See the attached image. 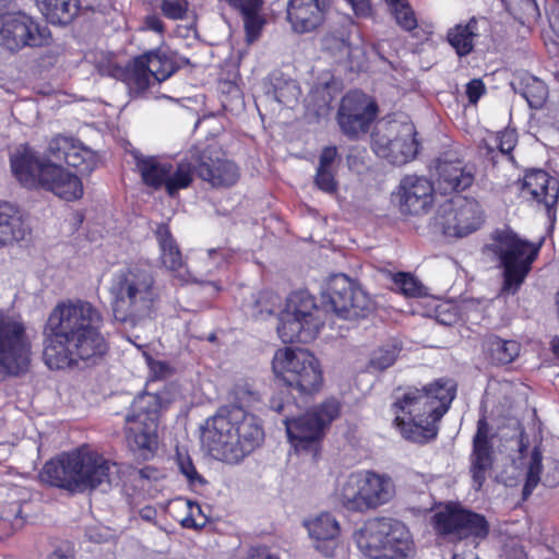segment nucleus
<instances>
[{
  "label": "nucleus",
  "mask_w": 559,
  "mask_h": 559,
  "mask_svg": "<svg viewBox=\"0 0 559 559\" xmlns=\"http://www.w3.org/2000/svg\"><path fill=\"white\" fill-rule=\"evenodd\" d=\"M105 320L92 302H58L43 329V360L50 370L97 365L109 352Z\"/></svg>",
  "instance_id": "f257e3e1"
},
{
  "label": "nucleus",
  "mask_w": 559,
  "mask_h": 559,
  "mask_svg": "<svg viewBox=\"0 0 559 559\" xmlns=\"http://www.w3.org/2000/svg\"><path fill=\"white\" fill-rule=\"evenodd\" d=\"M457 382L440 377L423 385L412 386L395 400L394 425L402 437L417 444H427L439 433V423L457 395Z\"/></svg>",
  "instance_id": "f03ea898"
},
{
  "label": "nucleus",
  "mask_w": 559,
  "mask_h": 559,
  "mask_svg": "<svg viewBox=\"0 0 559 559\" xmlns=\"http://www.w3.org/2000/svg\"><path fill=\"white\" fill-rule=\"evenodd\" d=\"M206 438L210 450L222 461L237 464L263 444L265 433L257 415L230 404L213 416Z\"/></svg>",
  "instance_id": "7ed1b4c3"
},
{
  "label": "nucleus",
  "mask_w": 559,
  "mask_h": 559,
  "mask_svg": "<svg viewBox=\"0 0 559 559\" xmlns=\"http://www.w3.org/2000/svg\"><path fill=\"white\" fill-rule=\"evenodd\" d=\"M110 462L96 451L79 448L47 461L39 478L43 483L69 492L96 489L109 481Z\"/></svg>",
  "instance_id": "20e7f679"
},
{
  "label": "nucleus",
  "mask_w": 559,
  "mask_h": 559,
  "mask_svg": "<svg viewBox=\"0 0 559 559\" xmlns=\"http://www.w3.org/2000/svg\"><path fill=\"white\" fill-rule=\"evenodd\" d=\"M13 176L28 190H46L64 201H76L84 189L80 177L62 166L43 159L32 151H24L10 158Z\"/></svg>",
  "instance_id": "39448f33"
},
{
  "label": "nucleus",
  "mask_w": 559,
  "mask_h": 559,
  "mask_svg": "<svg viewBox=\"0 0 559 559\" xmlns=\"http://www.w3.org/2000/svg\"><path fill=\"white\" fill-rule=\"evenodd\" d=\"M109 293L115 318L121 322L150 312L160 298L155 276L140 265L118 270L112 275Z\"/></svg>",
  "instance_id": "423d86ee"
},
{
  "label": "nucleus",
  "mask_w": 559,
  "mask_h": 559,
  "mask_svg": "<svg viewBox=\"0 0 559 559\" xmlns=\"http://www.w3.org/2000/svg\"><path fill=\"white\" fill-rule=\"evenodd\" d=\"M354 540L366 559H408L415 551L408 527L390 516L366 520L355 531Z\"/></svg>",
  "instance_id": "0eeeda50"
},
{
  "label": "nucleus",
  "mask_w": 559,
  "mask_h": 559,
  "mask_svg": "<svg viewBox=\"0 0 559 559\" xmlns=\"http://www.w3.org/2000/svg\"><path fill=\"white\" fill-rule=\"evenodd\" d=\"M341 412V402L335 397H328L298 417L285 416L283 423L295 452L317 460L326 429L340 417Z\"/></svg>",
  "instance_id": "6e6552de"
},
{
  "label": "nucleus",
  "mask_w": 559,
  "mask_h": 559,
  "mask_svg": "<svg viewBox=\"0 0 559 559\" xmlns=\"http://www.w3.org/2000/svg\"><path fill=\"white\" fill-rule=\"evenodd\" d=\"M275 378L298 396L312 399L323 388L324 377L319 359L309 350L280 348L272 360Z\"/></svg>",
  "instance_id": "1a4fd4ad"
},
{
  "label": "nucleus",
  "mask_w": 559,
  "mask_h": 559,
  "mask_svg": "<svg viewBox=\"0 0 559 559\" xmlns=\"http://www.w3.org/2000/svg\"><path fill=\"white\" fill-rule=\"evenodd\" d=\"M489 250L498 258L502 269V292L518 293L538 257L539 246L506 229L496 230Z\"/></svg>",
  "instance_id": "9d476101"
},
{
  "label": "nucleus",
  "mask_w": 559,
  "mask_h": 559,
  "mask_svg": "<svg viewBox=\"0 0 559 559\" xmlns=\"http://www.w3.org/2000/svg\"><path fill=\"white\" fill-rule=\"evenodd\" d=\"M395 492V484L389 475L357 471L341 483L336 496L347 511L367 513L388 504Z\"/></svg>",
  "instance_id": "9b49d317"
},
{
  "label": "nucleus",
  "mask_w": 559,
  "mask_h": 559,
  "mask_svg": "<svg viewBox=\"0 0 559 559\" xmlns=\"http://www.w3.org/2000/svg\"><path fill=\"white\" fill-rule=\"evenodd\" d=\"M160 408L159 395L145 392L134 397L126 417L127 442L145 459L153 456L158 447Z\"/></svg>",
  "instance_id": "f8f14e48"
},
{
  "label": "nucleus",
  "mask_w": 559,
  "mask_h": 559,
  "mask_svg": "<svg viewBox=\"0 0 559 559\" xmlns=\"http://www.w3.org/2000/svg\"><path fill=\"white\" fill-rule=\"evenodd\" d=\"M437 536L453 537L456 540L473 538L484 540L490 533L485 515L463 507L460 502L444 503L430 519Z\"/></svg>",
  "instance_id": "ddd939ff"
},
{
  "label": "nucleus",
  "mask_w": 559,
  "mask_h": 559,
  "mask_svg": "<svg viewBox=\"0 0 559 559\" xmlns=\"http://www.w3.org/2000/svg\"><path fill=\"white\" fill-rule=\"evenodd\" d=\"M31 356L32 342L24 323L0 313V371L14 377L26 373Z\"/></svg>",
  "instance_id": "4468645a"
},
{
  "label": "nucleus",
  "mask_w": 559,
  "mask_h": 559,
  "mask_svg": "<svg viewBox=\"0 0 559 559\" xmlns=\"http://www.w3.org/2000/svg\"><path fill=\"white\" fill-rule=\"evenodd\" d=\"M51 32L24 12L0 15V45L11 51L50 45Z\"/></svg>",
  "instance_id": "2eb2a0df"
},
{
  "label": "nucleus",
  "mask_w": 559,
  "mask_h": 559,
  "mask_svg": "<svg viewBox=\"0 0 559 559\" xmlns=\"http://www.w3.org/2000/svg\"><path fill=\"white\" fill-rule=\"evenodd\" d=\"M378 104L364 92L348 91L342 98L336 112L341 132L349 140L367 134L378 117Z\"/></svg>",
  "instance_id": "dca6fc26"
},
{
  "label": "nucleus",
  "mask_w": 559,
  "mask_h": 559,
  "mask_svg": "<svg viewBox=\"0 0 559 559\" xmlns=\"http://www.w3.org/2000/svg\"><path fill=\"white\" fill-rule=\"evenodd\" d=\"M412 124L390 123L372 135L374 153L392 165H405L418 154L419 142Z\"/></svg>",
  "instance_id": "f3484780"
},
{
  "label": "nucleus",
  "mask_w": 559,
  "mask_h": 559,
  "mask_svg": "<svg viewBox=\"0 0 559 559\" xmlns=\"http://www.w3.org/2000/svg\"><path fill=\"white\" fill-rule=\"evenodd\" d=\"M324 297L331 310L343 319L366 317L370 308L369 296L345 274L330 278Z\"/></svg>",
  "instance_id": "a211bd4d"
},
{
  "label": "nucleus",
  "mask_w": 559,
  "mask_h": 559,
  "mask_svg": "<svg viewBox=\"0 0 559 559\" xmlns=\"http://www.w3.org/2000/svg\"><path fill=\"white\" fill-rule=\"evenodd\" d=\"M439 218L445 236L462 238L480 228L484 212L476 199L460 197L442 206Z\"/></svg>",
  "instance_id": "6ab92c4d"
},
{
  "label": "nucleus",
  "mask_w": 559,
  "mask_h": 559,
  "mask_svg": "<svg viewBox=\"0 0 559 559\" xmlns=\"http://www.w3.org/2000/svg\"><path fill=\"white\" fill-rule=\"evenodd\" d=\"M197 177L215 189H229L241 177L240 167L225 152L213 146L195 151Z\"/></svg>",
  "instance_id": "aec40b11"
},
{
  "label": "nucleus",
  "mask_w": 559,
  "mask_h": 559,
  "mask_svg": "<svg viewBox=\"0 0 559 559\" xmlns=\"http://www.w3.org/2000/svg\"><path fill=\"white\" fill-rule=\"evenodd\" d=\"M399 206L404 215H423L435 201L433 183L425 177L405 176L399 185Z\"/></svg>",
  "instance_id": "412c9836"
},
{
  "label": "nucleus",
  "mask_w": 559,
  "mask_h": 559,
  "mask_svg": "<svg viewBox=\"0 0 559 559\" xmlns=\"http://www.w3.org/2000/svg\"><path fill=\"white\" fill-rule=\"evenodd\" d=\"M330 8L331 0H289L287 20L295 33H311L325 23Z\"/></svg>",
  "instance_id": "4be33fe9"
},
{
  "label": "nucleus",
  "mask_w": 559,
  "mask_h": 559,
  "mask_svg": "<svg viewBox=\"0 0 559 559\" xmlns=\"http://www.w3.org/2000/svg\"><path fill=\"white\" fill-rule=\"evenodd\" d=\"M522 192L532 200L544 204L548 217H555L559 199V181L543 169L526 171L522 181Z\"/></svg>",
  "instance_id": "5701e85b"
},
{
  "label": "nucleus",
  "mask_w": 559,
  "mask_h": 559,
  "mask_svg": "<svg viewBox=\"0 0 559 559\" xmlns=\"http://www.w3.org/2000/svg\"><path fill=\"white\" fill-rule=\"evenodd\" d=\"M304 525L314 542L316 550L326 558L335 557L341 536L338 521L330 512H322L305 521Z\"/></svg>",
  "instance_id": "b1692460"
},
{
  "label": "nucleus",
  "mask_w": 559,
  "mask_h": 559,
  "mask_svg": "<svg viewBox=\"0 0 559 559\" xmlns=\"http://www.w3.org/2000/svg\"><path fill=\"white\" fill-rule=\"evenodd\" d=\"M475 167L461 159H439L437 164V186L442 194L460 193L471 188L475 181Z\"/></svg>",
  "instance_id": "393cba45"
},
{
  "label": "nucleus",
  "mask_w": 559,
  "mask_h": 559,
  "mask_svg": "<svg viewBox=\"0 0 559 559\" xmlns=\"http://www.w3.org/2000/svg\"><path fill=\"white\" fill-rule=\"evenodd\" d=\"M47 153L51 158L64 162L78 171L92 170V152L71 136L55 135L48 143Z\"/></svg>",
  "instance_id": "a878e982"
},
{
  "label": "nucleus",
  "mask_w": 559,
  "mask_h": 559,
  "mask_svg": "<svg viewBox=\"0 0 559 559\" xmlns=\"http://www.w3.org/2000/svg\"><path fill=\"white\" fill-rule=\"evenodd\" d=\"M29 233L31 229L20 206L0 201V249L24 240Z\"/></svg>",
  "instance_id": "bb28decb"
},
{
  "label": "nucleus",
  "mask_w": 559,
  "mask_h": 559,
  "mask_svg": "<svg viewBox=\"0 0 559 559\" xmlns=\"http://www.w3.org/2000/svg\"><path fill=\"white\" fill-rule=\"evenodd\" d=\"M243 22L246 40L253 43L259 39L266 24L263 13L264 0H223Z\"/></svg>",
  "instance_id": "cd10ccee"
},
{
  "label": "nucleus",
  "mask_w": 559,
  "mask_h": 559,
  "mask_svg": "<svg viewBox=\"0 0 559 559\" xmlns=\"http://www.w3.org/2000/svg\"><path fill=\"white\" fill-rule=\"evenodd\" d=\"M479 37V20L476 16L456 23L448 29L445 36L448 44L460 58L467 57L474 51Z\"/></svg>",
  "instance_id": "c85d7f7f"
},
{
  "label": "nucleus",
  "mask_w": 559,
  "mask_h": 559,
  "mask_svg": "<svg viewBox=\"0 0 559 559\" xmlns=\"http://www.w3.org/2000/svg\"><path fill=\"white\" fill-rule=\"evenodd\" d=\"M319 333L318 323H312V321L309 324L305 320L286 312L280 318L277 334L285 344H309L318 337Z\"/></svg>",
  "instance_id": "c756f323"
},
{
  "label": "nucleus",
  "mask_w": 559,
  "mask_h": 559,
  "mask_svg": "<svg viewBox=\"0 0 559 559\" xmlns=\"http://www.w3.org/2000/svg\"><path fill=\"white\" fill-rule=\"evenodd\" d=\"M135 169L141 176L142 182L154 190L166 187L167 176L173 173L171 163H163L157 156H145L140 153L133 155Z\"/></svg>",
  "instance_id": "7c9ffc66"
},
{
  "label": "nucleus",
  "mask_w": 559,
  "mask_h": 559,
  "mask_svg": "<svg viewBox=\"0 0 559 559\" xmlns=\"http://www.w3.org/2000/svg\"><path fill=\"white\" fill-rule=\"evenodd\" d=\"M388 11L395 24L418 43L423 44L430 39L432 32L419 25L417 13L408 0H403L390 7Z\"/></svg>",
  "instance_id": "2f4dec72"
},
{
  "label": "nucleus",
  "mask_w": 559,
  "mask_h": 559,
  "mask_svg": "<svg viewBox=\"0 0 559 559\" xmlns=\"http://www.w3.org/2000/svg\"><path fill=\"white\" fill-rule=\"evenodd\" d=\"M285 312L305 320L307 323H318V329L324 326V319L321 316L322 310L316 305L314 297L307 290L293 292L286 302Z\"/></svg>",
  "instance_id": "473e14b6"
},
{
  "label": "nucleus",
  "mask_w": 559,
  "mask_h": 559,
  "mask_svg": "<svg viewBox=\"0 0 559 559\" xmlns=\"http://www.w3.org/2000/svg\"><path fill=\"white\" fill-rule=\"evenodd\" d=\"M39 11L52 25H69L79 15L81 0H36Z\"/></svg>",
  "instance_id": "72a5a7b5"
},
{
  "label": "nucleus",
  "mask_w": 559,
  "mask_h": 559,
  "mask_svg": "<svg viewBox=\"0 0 559 559\" xmlns=\"http://www.w3.org/2000/svg\"><path fill=\"white\" fill-rule=\"evenodd\" d=\"M153 78L150 70V60L142 55L132 58L122 71L123 82L135 92H145L151 85Z\"/></svg>",
  "instance_id": "f704fd0d"
},
{
  "label": "nucleus",
  "mask_w": 559,
  "mask_h": 559,
  "mask_svg": "<svg viewBox=\"0 0 559 559\" xmlns=\"http://www.w3.org/2000/svg\"><path fill=\"white\" fill-rule=\"evenodd\" d=\"M197 157L195 151L190 152L189 158L179 162L173 173L167 176L165 190L169 197H175L178 191L187 189L193 182L197 176Z\"/></svg>",
  "instance_id": "c9c22d12"
},
{
  "label": "nucleus",
  "mask_w": 559,
  "mask_h": 559,
  "mask_svg": "<svg viewBox=\"0 0 559 559\" xmlns=\"http://www.w3.org/2000/svg\"><path fill=\"white\" fill-rule=\"evenodd\" d=\"M155 235L159 245L163 265L170 271L180 270L182 266V254L176 239L173 237L169 226L160 224Z\"/></svg>",
  "instance_id": "e433bc0d"
},
{
  "label": "nucleus",
  "mask_w": 559,
  "mask_h": 559,
  "mask_svg": "<svg viewBox=\"0 0 559 559\" xmlns=\"http://www.w3.org/2000/svg\"><path fill=\"white\" fill-rule=\"evenodd\" d=\"M150 60V70L157 82H164L179 70L175 53L170 50L156 48L143 53Z\"/></svg>",
  "instance_id": "4c0bfd02"
},
{
  "label": "nucleus",
  "mask_w": 559,
  "mask_h": 559,
  "mask_svg": "<svg viewBox=\"0 0 559 559\" xmlns=\"http://www.w3.org/2000/svg\"><path fill=\"white\" fill-rule=\"evenodd\" d=\"M493 465V449L492 445H473L471 454V475L473 486L476 490L481 489L484 486L487 472Z\"/></svg>",
  "instance_id": "58836bf2"
},
{
  "label": "nucleus",
  "mask_w": 559,
  "mask_h": 559,
  "mask_svg": "<svg viewBox=\"0 0 559 559\" xmlns=\"http://www.w3.org/2000/svg\"><path fill=\"white\" fill-rule=\"evenodd\" d=\"M516 92L527 102L532 109H542L549 96L547 84L530 74L521 78Z\"/></svg>",
  "instance_id": "ea45409f"
},
{
  "label": "nucleus",
  "mask_w": 559,
  "mask_h": 559,
  "mask_svg": "<svg viewBox=\"0 0 559 559\" xmlns=\"http://www.w3.org/2000/svg\"><path fill=\"white\" fill-rule=\"evenodd\" d=\"M521 345L514 340H503L491 336L487 343V355L492 365L503 366L511 364L520 355Z\"/></svg>",
  "instance_id": "a19ab883"
},
{
  "label": "nucleus",
  "mask_w": 559,
  "mask_h": 559,
  "mask_svg": "<svg viewBox=\"0 0 559 559\" xmlns=\"http://www.w3.org/2000/svg\"><path fill=\"white\" fill-rule=\"evenodd\" d=\"M518 142L515 131L504 129L496 133L490 134L483 141L484 147L486 148V155L495 163L496 151L503 155H510L514 150Z\"/></svg>",
  "instance_id": "79ce46f5"
},
{
  "label": "nucleus",
  "mask_w": 559,
  "mask_h": 559,
  "mask_svg": "<svg viewBox=\"0 0 559 559\" xmlns=\"http://www.w3.org/2000/svg\"><path fill=\"white\" fill-rule=\"evenodd\" d=\"M501 2L506 11L522 25L534 23L540 16L535 0H501Z\"/></svg>",
  "instance_id": "37998d69"
},
{
  "label": "nucleus",
  "mask_w": 559,
  "mask_h": 559,
  "mask_svg": "<svg viewBox=\"0 0 559 559\" xmlns=\"http://www.w3.org/2000/svg\"><path fill=\"white\" fill-rule=\"evenodd\" d=\"M176 501L183 503L187 510V515L180 521L182 527L200 530L207 524L209 516L198 502L187 498H178Z\"/></svg>",
  "instance_id": "c03bdc74"
},
{
  "label": "nucleus",
  "mask_w": 559,
  "mask_h": 559,
  "mask_svg": "<svg viewBox=\"0 0 559 559\" xmlns=\"http://www.w3.org/2000/svg\"><path fill=\"white\" fill-rule=\"evenodd\" d=\"M399 292L406 297L423 296V284L412 273L397 272L392 276Z\"/></svg>",
  "instance_id": "a18cd8bd"
},
{
  "label": "nucleus",
  "mask_w": 559,
  "mask_h": 559,
  "mask_svg": "<svg viewBox=\"0 0 559 559\" xmlns=\"http://www.w3.org/2000/svg\"><path fill=\"white\" fill-rule=\"evenodd\" d=\"M159 10L168 20L179 21L187 17L189 10L188 0H160Z\"/></svg>",
  "instance_id": "49530a36"
},
{
  "label": "nucleus",
  "mask_w": 559,
  "mask_h": 559,
  "mask_svg": "<svg viewBox=\"0 0 559 559\" xmlns=\"http://www.w3.org/2000/svg\"><path fill=\"white\" fill-rule=\"evenodd\" d=\"M177 460L179 471L186 477L190 487L205 485V479L201 474H199L191 457L188 454L183 455L182 453H178Z\"/></svg>",
  "instance_id": "de8ad7c7"
},
{
  "label": "nucleus",
  "mask_w": 559,
  "mask_h": 559,
  "mask_svg": "<svg viewBox=\"0 0 559 559\" xmlns=\"http://www.w3.org/2000/svg\"><path fill=\"white\" fill-rule=\"evenodd\" d=\"M399 355L396 346L380 347L373 352L370 359V366L377 370L383 371L394 365Z\"/></svg>",
  "instance_id": "09e8293b"
},
{
  "label": "nucleus",
  "mask_w": 559,
  "mask_h": 559,
  "mask_svg": "<svg viewBox=\"0 0 559 559\" xmlns=\"http://www.w3.org/2000/svg\"><path fill=\"white\" fill-rule=\"evenodd\" d=\"M336 175V171H323L316 169L313 183L321 192L334 195L338 191V180Z\"/></svg>",
  "instance_id": "8fccbe9b"
},
{
  "label": "nucleus",
  "mask_w": 559,
  "mask_h": 559,
  "mask_svg": "<svg viewBox=\"0 0 559 559\" xmlns=\"http://www.w3.org/2000/svg\"><path fill=\"white\" fill-rule=\"evenodd\" d=\"M341 163V156L335 145L324 146L319 155V163L316 169L323 171H336L338 164Z\"/></svg>",
  "instance_id": "3c124183"
},
{
  "label": "nucleus",
  "mask_w": 559,
  "mask_h": 559,
  "mask_svg": "<svg viewBox=\"0 0 559 559\" xmlns=\"http://www.w3.org/2000/svg\"><path fill=\"white\" fill-rule=\"evenodd\" d=\"M24 519L25 518L22 514V504L20 502H14L8 510L3 511V516L0 519V528H9L11 521L23 525Z\"/></svg>",
  "instance_id": "603ef678"
},
{
  "label": "nucleus",
  "mask_w": 559,
  "mask_h": 559,
  "mask_svg": "<svg viewBox=\"0 0 559 559\" xmlns=\"http://www.w3.org/2000/svg\"><path fill=\"white\" fill-rule=\"evenodd\" d=\"M485 93L486 86L481 79H473L466 84L465 94L472 105H476Z\"/></svg>",
  "instance_id": "864d4df0"
},
{
  "label": "nucleus",
  "mask_w": 559,
  "mask_h": 559,
  "mask_svg": "<svg viewBox=\"0 0 559 559\" xmlns=\"http://www.w3.org/2000/svg\"><path fill=\"white\" fill-rule=\"evenodd\" d=\"M473 445H492L489 438V425L485 417L477 421V430L473 438Z\"/></svg>",
  "instance_id": "5fc2aeb1"
},
{
  "label": "nucleus",
  "mask_w": 559,
  "mask_h": 559,
  "mask_svg": "<svg viewBox=\"0 0 559 559\" xmlns=\"http://www.w3.org/2000/svg\"><path fill=\"white\" fill-rule=\"evenodd\" d=\"M350 4L357 17H370L372 15L371 0H346Z\"/></svg>",
  "instance_id": "6e6d98bb"
},
{
  "label": "nucleus",
  "mask_w": 559,
  "mask_h": 559,
  "mask_svg": "<svg viewBox=\"0 0 559 559\" xmlns=\"http://www.w3.org/2000/svg\"><path fill=\"white\" fill-rule=\"evenodd\" d=\"M540 472L533 467H528L526 480L523 486V498L526 499L535 489L540 479Z\"/></svg>",
  "instance_id": "4d7b16f0"
},
{
  "label": "nucleus",
  "mask_w": 559,
  "mask_h": 559,
  "mask_svg": "<svg viewBox=\"0 0 559 559\" xmlns=\"http://www.w3.org/2000/svg\"><path fill=\"white\" fill-rule=\"evenodd\" d=\"M247 559H281L278 555L272 554L265 545L253 546L248 551Z\"/></svg>",
  "instance_id": "13d9d810"
},
{
  "label": "nucleus",
  "mask_w": 559,
  "mask_h": 559,
  "mask_svg": "<svg viewBox=\"0 0 559 559\" xmlns=\"http://www.w3.org/2000/svg\"><path fill=\"white\" fill-rule=\"evenodd\" d=\"M144 26L146 29L163 35L166 27L162 19L157 14H148L144 17Z\"/></svg>",
  "instance_id": "bf43d9fd"
},
{
  "label": "nucleus",
  "mask_w": 559,
  "mask_h": 559,
  "mask_svg": "<svg viewBox=\"0 0 559 559\" xmlns=\"http://www.w3.org/2000/svg\"><path fill=\"white\" fill-rule=\"evenodd\" d=\"M365 148H360L358 146H352L346 155L347 165L350 169L357 168L358 166L364 164L362 154L365 153Z\"/></svg>",
  "instance_id": "052dcab7"
},
{
  "label": "nucleus",
  "mask_w": 559,
  "mask_h": 559,
  "mask_svg": "<svg viewBox=\"0 0 559 559\" xmlns=\"http://www.w3.org/2000/svg\"><path fill=\"white\" fill-rule=\"evenodd\" d=\"M290 401H284L281 396H273L270 400V408L278 414H283Z\"/></svg>",
  "instance_id": "680f3d73"
},
{
  "label": "nucleus",
  "mask_w": 559,
  "mask_h": 559,
  "mask_svg": "<svg viewBox=\"0 0 559 559\" xmlns=\"http://www.w3.org/2000/svg\"><path fill=\"white\" fill-rule=\"evenodd\" d=\"M533 466L538 472H542V455L537 450L533 451V453H532L530 467H533Z\"/></svg>",
  "instance_id": "e2e57ef3"
},
{
  "label": "nucleus",
  "mask_w": 559,
  "mask_h": 559,
  "mask_svg": "<svg viewBox=\"0 0 559 559\" xmlns=\"http://www.w3.org/2000/svg\"><path fill=\"white\" fill-rule=\"evenodd\" d=\"M550 26L554 29V32L559 36V5L556 8V10L552 13V16L550 17Z\"/></svg>",
  "instance_id": "0e129e2a"
},
{
  "label": "nucleus",
  "mask_w": 559,
  "mask_h": 559,
  "mask_svg": "<svg viewBox=\"0 0 559 559\" xmlns=\"http://www.w3.org/2000/svg\"><path fill=\"white\" fill-rule=\"evenodd\" d=\"M234 394L236 395L237 399H238V396L240 394H247L248 395V403L251 402V401H255L257 400L254 392L249 391V390H245L242 388H236L234 390Z\"/></svg>",
  "instance_id": "69168bd1"
},
{
  "label": "nucleus",
  "mask_w": 559,
  "mask_h": 559,
  "mask_svg": "<svg viewBox=\"0 0 559 559\" xmlns=\"http://www.w3.org/2000/svg\"><path fill=\"white\" fill-rule=\"evenodd\" d=\"M141 518L144 520H151L155 516L156 511L152 507H145L140 511Z\"/></svg>",
  "instance_id": "338daca9"
},
{
  "label": "nucleus",
  "mask_w": 559,
  "mask_h": 559,
  "mask_svg": "<svg viewBox=\"0 0 559 559\" xmlns=\"http://www.w3.org/2000/svg\"><path fill=\"white\" fill-rule=\"evenodd\" d=\"M49 559H73V557L67 555L62 549L58 548L50 555Z\"/></svg>",
  "instance_id": "774afa93"
}]
</instances>
